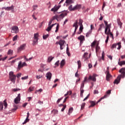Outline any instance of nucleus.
<instances>
[{"label":"nucleus","mask_w":125,"mask_h":125,"mask_svg":"<svg viewBox=\"0 0 125 125\" xmlns=\"http://www.w3.org/2000/svg\"><path fill=\"white\" fill-rule=\"evenodd\" d=\"M119 73H121V74L119 75L117 79L115 80L114 82V83H116V84H118L120 83V81H121V78H125V68H122L119 70Z\"/></svg>","instance_id":"f257e3e1"},{"label":"nucleus","mask_w":125,"mask_h":125,"mask_svg":"<svg viewBox=\"0 0 125 125\" xmlns=\"http://www.w3.org/2000/svg\"><path fill=\"white\" fill-rule=\"evenodd\" d=\"M82 8V5L81 4H77L75 5L73 8V5H70L68 7V9L70 10V11H75V10H77V9H81Z\"/></svg>","instance_id":"f03ea898"},{"label":"nucleus","mask_w":125,"mask_h":125,"mask_svg":"<svg viewBox=\"0 0 125 125\" xmlns=\"http://www.w3.org/2000/svg\"><path fill=\"white\" fill-rule=\"evenodd\" d=\"M9 79L12 82V83H15V82L16 81V76L14 75V73H13V72L11 71L9 72Z\"/></svg>","instance_id":"7ed1b4c3"},{"label":"nucleus","mask_w":125,"mask_h":125,"mask_svg":"<svg viewBox=\"0 0 125 125\" xmlns=\"http://www.w3.org/2000/svg\"><path fill=\"white\" fill-rule=\"evenodd\" d=\"M61 14L58 15H57V18L58 19H63L65 17V16H67V12L66 11H62L61 12Z\"/></svg>","instance_id":"20e7f679"},{"label":"nucleus","mask_w":125,"mask_h":125,"mask_svg":"<svg viewBox=\"0 0 125 125\" xmlns=\"http://www.w3.org/2000/svg\"><path fill=\"white\" fill-rule=\"evenodd\" d=\"M33 39H34L33 41V44L34 45L38 44V41H39L38 33L34 34Z\"/></svg>","instance_id":"39448f33"},{"label":"nucleus","mask_w":125,"mask_h":125,"mask_svg":"<svg viewBox=\"0 0 125 125\" xmlns=\"http://www.w3.org/2000/svg\"><path fill=\"white\" fill-rule=\"evenodd\" d=\"M121 43L120 42H119L117 43L113 44L111 46V49H114V48H117V46H118V47L117 48V49L118 50L121 49L122 47V45H121Z\"/></svg>","instance_id":"423d86ee"},{"label":"nucleus","mask_w":125,"mask_h":125,"mask_svg":"<svg viewBox=\"0 0 125 125\" xmlns=\"http://www.w3.org/2000/svg\"><path fill=\"white\" fill-rule=\"evenodd\" d=\"M12 33H14L15 34H18L19 32V28H18V26H14L12 27Z\"/></svg>","instance_id":"0eeeda50"},{"label":"nucleus","mask_w":125,"mask_h":125,"mask_svg":"<svg viewBox=\"0 0 125 125\" xmlns=\"http://www.w3.org/2000/svg\"><path fill=\"white\" fill-rule=\"evenodd\" d=\"M21 99V95L20 94L18 95V96L15 99L14 102L15 104H18L19 102H20V100Z\"/></svg>","instance_id":"6e6552de"},{"label":"nucleus","mask_w":125,"mask_h":125,"mask_svg":"<svg viewBox=\"0 0 125 125\" xmlns=\"http://www.w3.org/2000/svg\"><path fill=\"white\" fill-rule=\"evenodd\" d=\"M24 66H27V63H26L25 62L22 63V62L20 61L19 62L18 64V69L20 70L21 68L24 67Z\"/></svg>","instance_id":"1a4fd4ad"},{"label":"nucleus","mask_w":125,"mask_h":125,"mask_svg":"<svg viewBox=\"0 0 125 125\" xmlns=\"http://www.w3.org/2000/svg\"><path fill=\"white\" fill-rule=\"evenodd\" d=\"M65 42H66L64 40H61L59 41L58 43L60 45V49L61 50H62V49H63V48L62 47V46H63V45H64V44L65 43Z\"/></svg>","instance_id":"9d476101"},{"label":"nucleus","mask_w":125,"mask_h":125,"mask_svg":"<svg viewBox=\"0 0 125 125\" xmlns=\"http://www.w3.org/2000/svg\"><path fill=\"white\" fill-rule=\"evenodd\" d=\"M4 9L7 11L11 10L12 12H13L14 11V6L12 5L10 7H4Z\"/></svg>","instance_id":"9b49d317"},{"label":"nucleus","mask_w":125,"mask_h":125,"mask_svg":"<svg viewBox=\"0 0 125 125\" xmlns=\"http://www.w3.org/2000/svg\"><path fill=\"white\" fill-rule=\"evenodd\" d=\"M60 7H61V5H59L58 6H55L51 9V11H53L54 12V13H55L56 11H57Z\"/></svg>","instance_id":"f8f14e48"},{"label":"nucleus","mask_w":125,"mask_h":125,"mask_svg":"<svg viewBox=\"0 0 125 125\" xmlns=\"http://www.w3.org/2000/svg\"><path fill=\"white\" fill-rule=\"evenodd\" d=\"M26 47V44H23L21 45L20 47L18 48V52H20V51H22V50H24L25 49V47Z\"/></svg>","instance_id":"ddd939ff"},{"label":"nucleus","mask_w":125,"mask_h":125,"mask_svg":"<svg viewBox=\"0 0 125 125\" xmlns=\"http://www.w3.org/2000/svg\"><path fill=\"white\" fill-rule=\"evenodd\" d=\"M106 81H107V82H109V81H110V78H112V75H110L109 71H106Z\"/></svg>","instance_id":"4468645a"},{"label":"nucleus","mask_w":125,"mask_h":125,"mask_svg":"<svg viewBox=\"0 0 125 125\" xmlns=\"http://www.w3.org/2000/svg\"><path fill=\"white\" fill-rule=\"evenodd\" d=\"M78 20H76L75 22L73 24V27H75V30H74V34L77 31V30L79 27V25H78Z\"/></svg>","instance_id":"2eb2a0df"},{"label":"nucleus","mask_w":125,"mask_h":125,"mask_svg":"<svg viewBox=\"0 0 125 125\" xmlns=\"http://www.w3.org/2000/svg\"><path fill=\"white\" fill-rule=\"evenodd\" d=\"M89 81H93V82H96V78L95 77V75L92 76H89L88 79Z\"/></svg>","instance_id":"dca6fc26"},{"label":"nucleus","mask_w":125,"mask_h":125,"mask_svg":"<svg viewBox=\"0 0 125 125\" xmlns=\"http://www.w3.org/2000/svg\"><path fill=\"white\" fill-rule=\"evenodd\" d=\"M85 82H87V77L84 78L83 81L81 84V89H83V87H84V83H85Z\"/></svg>","instance_id":"f3484780"},{"label":"nucleus","mask_w":125,"mask_h":125,"mask_svg":"<svg viewBox=\"0 0 125 125\" xmlns=\"http://www.w3.org/2000/svg\"><path fill=\"white\" fill-rule=\"evenodd\" d=\"M46 77L47 79L48 80H49V81H50V80L51 79V77H52V74H51V73L49 72L46 73Z\"/></svg>","instance_id":"a211bd4d"},{"label":"nucleus","mask_w":125,"mask_h":125,"mask_svg":"<svg viewBox=\"0 0 125 125\" xmlns=\"http://www.w3.org/2000/svg\"><path fill=\"white\" fill-rule=\"evenodd\" d=\"M104 23L105 25V32L106 31H108V28H109V27H111V24H108V22L106 21H104Z\"/></svg>","instance_id":"6ab92c4d"},{"label":"nucleus","mask_w":125,"mask_h":125,"mask_svg":"<svg viewBox=\"0 0 125 125\" xmlns=\"http://www.w3.org/2000/svg\"><path fill=\"white\" fill-rule=\"evenodd\" d=\"M87 55H88V53L85 52L84 53V54L83 56V58H84V61L87 60L88 59V57H87Z\"/></svg>","instance_id":"aec40b11"},{"label":"nucleus","mask_w":125,"mask_h":125,"mask_svg":"<svg viewBox=\"0 0 125 125\" xmlns=\"http://www.w3.org/2000/svg\"><path fill=\"white\" fill-rule=\"evenodd\" d=\"M111 26H109L108 28H107V31L108 32H107V31H106V28H105V30H104V33L106 35H109V34H110V33H111Z\"/></svg>","instance_id":"412c9836"},{"label":"nucleus","mask_w":125,"mask_h":125,"mask_svg":"<svg viewBox=\"0 0 125 125\" xmlns=\"http://www.w3.org/2000/svg\"><path fill=\"white\" fill-rule=\"evenodd\" d=\"M54 25H56V23H55V24H52L51 25H49L47 29H46V31H47L48 32H49V31H51V29L52 28V27H53V26H54Z\"/></svg>","instance_id":"4be33fe9"},{"label":"nucleus","mask_w":125,"mask_h":125,"mask_svg":"<svg viewBox=\"0 0 125 125\" xmlns=\"http://www.w3.org/2000/svg\"><path fill=\"white\" fill-rule=\"evenodd\" d=\"M78 39L80 41V42H83L84 41V36L81 35L78 38Z\"/></svg>","instance_id":"5701e85b"},{"label":"nucleus","mask_w":125,"mask_h":125,"mask_svg":"<svg viewBox=\"0 0 125 125\" xmlns=\"http://www.w3.org/2000/svg\"><path fill=\"white\" fill-rule=\"evenodd\" d=\"M90 103L91 105L89 106V108H90L91 107H94L95 106V102L94 101H90Z\"/></svg>","instance_id":"b1692460"},{"label":"nucleus","mask_w":125,"mask_h":125,"mask_svg":"<svg viewBox=\"0 0 125 125\" xmlns=\"http://www.w3.org/2000/svg\"><path fill=\"white\" fill-rule=\"evenodd\" d=\"M73 111H74V109L73 108V107H70L68 109V115H69V116H70L71 115V114H72V113L73 112Z\"/></svg>","instance_id":"393cba45"},{"label":"nucleus","mask_w":125,"mask_h":125,"mask_svg":"<svg viewBox=\"0 0 125 125\" xmlns=\"http://www.w3.org/2000/svg\"><path fill=\"white\" fill-rule=\"evenodd\" d=\"M118 65L121 66H123V65H125V61L118 62Z\"/></svg>","instance_id":"a878e982"},{"label":"nucleus","mask_w":125,"mask_h":125,"mask_svg":"<svg viewBox=\"0 0 125 125\" xmlns=\"http://www.w3.org/2000/svg\"><path fill=\"white\" fill-rule=\"evenodd\" d=\"M3 110V103L0 102V111Z\"/></svg>","instance_id":"bb28decb"},{"label":"nucleus","mask_w":125,"mask_h":125,"mask_svg":"<svg viewBox=\"0 0 125 125\" xmlns=\"http://www.w3.org/2000/svg\"><path fill=\"white\" fill-rule=\"evenodd\" d=\"M117 23L119 25V26H120V28H122V25H123V23L121 21V20L120 19H118L117 20Z\"/></svg>","instance_id":"cd10ccee"},{"label":"nucleus","mask_w":125,"mask_h":125,"mask_svg":"<svg viewBox=\"0 0 125 125\" xmlns=\"http://www.w3.org/2000/svg\"><path fill=\"white\" fill-rule=\"evenodd\" d=\"M29 116V115H27L26 118L25 120L24 121V122L22 123V125H25V124H26V123H28V122H29V119H28Z\"/></svg>","instance_id":"c85d7f7f"},{"label":"nucleus","mask_w":125,"mask_h":125,"mask_svg":"<svg viewBox=\"0 0 125 125\" xmlns=\"http://www.w3.org/2000/svg\"><path fill=\"white\" fill-rule=\"evenodd\" d=\"M64 65H65V60H62L61 62V65H60L61 68H62L63 67V66H64Z\"/></svg>","instance_id":"c756f323"},{"label":"nucleus","mask_w":125,"mask_h":125,"mask_svg":"<svg viewBox=\"0 0 125 125\" xmlns=\"http://www.w3.org/2000/svg\"><path fill=\"white\" fill-rule=\"evenodd\" d=\"M17 109H18V106H17V105H14V108L12 109V112H15V111H16V110H17Z\"/></svg>","instance_id":"7c9ffc66"},{"label":"nucleus","mask_w":125,"mask_h":125,"mask_svg":"<svg viewBox=\"0 0 125 125\" xmlns=\"http://www.w3.org/2000/svg\"><path fill=\"white\" fill-rule=\"evenodd\" d=\"M81 90V93H80V96L81 97H83V92H84V90H83V89H80Z\"/></svg>","instance_id":"2f4dec72"},{"label":"nucleus","mask_w":125,"mask_h":125,"mask_svg":"<svg viewBox=\"0 0 125 125\" xmlns=\"http://www.w3.org/2000/svg\"><path fill=\"white\" fill-rule=\"evenodd\" d=\"M35 89V87L31 86L28 89V92H31V91H33Z\"/></svg>","instance_id":"473e14b6"},{"label":"nucleus","mask_w":125,"mask_h":125,"mask_svg":"<svg viewBox=\"0 0 125 125\" xmlns=\"http://www.w3.org/2000/svg\"><path fill=\"white\" fill-rule=\"evenodd\" d=\"M92 32V31L89 30V31L86 34V38H88V37H89V35H91Z\"/></svg>","instance_id":"72a5a7b5"},{"label":"nucleus","mask_w":125,"mask_h":125,"mask_svg":"<svg viewBox=\"0 0 125 125\" xmlns=\"http://www.w3.org/2000/svg\"><path fill=\"white\" fill-rule=\"evenodd\" d=\"M12 53H13V50L11 49H9L7 52L8 55H12Z\"/></svg>","instance_id":"f704fd0d"},{"label":"nucleus","mask_w":125,"mask_h":125,"mask_svg":"<svg viewBox=\"0 0 125 125\" xmlns=\"http://www.w3.org/2000/svg\"><path fill=\"white\" fill-rule=\"evenodd\" d=\"M52 113L54 115H56V114H58V111L56 109H54L52 111Z\"/></svg>","instance_id":"c9c22d12"},{"label":"nucleus","mask_w":125,"mask_h":125,"mask_svg":"<svg viewBox=\"0 0 125 125\" xmlns=\"http://www.w3.org/2000/svg\"><path fill=\"white\" fill-rule=\"evenodd\" d=\"M96 45V41H94L91 44V47H94Z\"/></svg>","instance_id":"e433bc0d"},{"label":"nucleus","mask_w":125,"mask_h":125,"mask_svg":"<svg viewBox=\"0 0 125 125\" xmlns=\"http://www.w3.org/2000/svg\"><path fill=\"white\" fill-rule=\"evenodd\" d=\"M55 19H56V20H57V21H58V19H57V17L56 15L53 16V17L50 19V20L52 21H54V20H55Z\"/></svg>","instance_id":"4c0bfd02"},{"label":"nucleus","mask_w":125,"mask_h":125,"mask_svg":"<svg viewBox=\"0 0 125 125\" xmlns=\"http://www.w3.org/2000/svg\"><path fill=\"white\" fill-rule=\"evenodd\" d=\"M106 97H107V95H105L104 97H102L100 99H99L97 104V103H99V102H100V101H101V100H102V99H104V98H106Z\"/></svg>","instance_id":"58836bf2"},{"label":"nucleus","mask_w":125,"mask_h":125,"mask_svg":"<svg viewBox=\"0 0 125 125\" xmlns=\"http://www.w3.org/2000/svg\"><path fill=\"white\" fill-rule=\"evenodd\" d=\"M78 65V69H80L81 67H82V62H81V61H78L77 62Z\"/></svg>","instance_id":"ea45409f"},{"label":"nucleus","mask_w":125,"mask_h":125,"mask_svg":"<svg viewBox=\"0 0 125 125\" xmlns=\"http://www.w3.org/2000/svg\"><path fill=\"white\" fill-rule=\"evenodd\" d=\"M78 24L80 26H83V20L79 19Z\"/></svg>","instance_id":"a19ab883"},{"label":"nucleus","mask_w":125,"mask_h":125,"mask_svg":"<svg viewBox=\"0 0 125 125\" xmlns=\"http://www.w3.org/2000/svg\"><path fill=\"white\" fill-rule=\"evenodd\" d=\"M54 58L52 57V56H50L48 58V62H51Z\"/></svg>","instance_id":"79ce46f5"},{"label":"nucleus","mask_w":125,"mask_h":125,"mask_svg":"<svg viewBox=\"0 0 125 125\" xmlns=\"http://www.w3.org/2000/svg\"><path fill=\"white\" fill-rule=\"evenodd\" d=\"M73 1L72 0H66L65 1V3H67L69 4V3H72Z\"/></svg>","instance_id":"37998d69"},{"label":"nucleus","mask_w":125,"mask_h":125,"mask_svg":"<svg viewBox=\"0 0 125 125\" xmlns=\"http://www.w3.org/2000/svg\"><path fill=\"white\" fill-rule=\"evenodd\" d=\"M99 50H100V46H96V53L98 52Z\"/></svg>","instance_id":"c03bdc74"},{"label":"nucleus","mask_w":125,"mask_h":125,"mask_svg":"<svg viewBox=\"0 0 125 125\" xmlns=\"http://www.w3.org/2000/svg\"><path fill=\"white\" fill-rule=\"evenodd\" d=\"M18 38V35H16L15 36H14L13 38V42H15V41H17V38Z\"/></svg>","instance_id":"a18cd8bd"},{"label":"nucleus","mask_w":125,"mask_h":125,"mask_svg":"<svg viewBox=\"0 0 125 125\" xmlns=\"http://www.w3.org/2000/svg\"><path fill=\"white\" fill-rule=\"evenodd\" d=\"M85 106V103L82 104L81 105V110H83L84 106Z\"/></svg>","instance_id":"49530a36"},{"label":"nucleus","mask_w":125,"mask_h":125,"mask_svg":"<svg viewBox=\"0 0 125 125\" xmlns=\"http://www.w3.org/2000/svg\"><path fill=\"white\" fill-rule=\"evenodd\" d=\"M104 26V24L102 23L100 25V28H99L98 31H101L102 27Z\"/></svg>","instance_id":"de8ad7c7"},{"label":"nucleus","mask_w":125,"mask_h":125,"mask_svg":"<svg viewBox=\"0 0 125 125\" xmlns=\"http://www.w3.org/2000/svg\"><path fill=\"white\" fill-rule=\"evenodd\" d=\"M62 106H63V107L62 108V112H63L65 109L66 108V105H63V104H61Z\"/></svg>","instance_id":"09e8293b"},{"label":"nucleus","mask_w":125,"mask_h":125,"mask_svg":"<svg viewBox=\"0 0 125 125\" xmlns=\"http://www.w3.org/2000/svg\"><path fill=\"white\" fill-rule=\"evenodd\" d=\"M105 56V53H104V51H103L102 53V60H104V57Z\"/></svg>","instance_id":"8fccbe9b"},{"label":"nucleus","mask_w":125,"mask_h":125,"mask_svg":"<svg viewBox=\"0 0 125 125\" xmlns=\"http://www.w3.org/2000/svg\"><path fill=\"white\" fill-rule=\"evenodd\" d=\"M59 29V24H58L56 27L55 32L57 33V32H58Z\"/></svg>","instance_id":"3c124183"},{"label":"nucleus","mask_w":125,"mask_h":125,"mask_svg":"<svg viewBox=\"0 0 125 125\" xmlns=\"http://www.w3.org/2000/svg\"><path fill=\"white\" fill-rule=\"evenodd\" d=\"M48 37H49L48 34L43 35V40H46V39H47V38H48Z\"/></svg>","instance_id":"603ef678"},{"label":"nucleus","mask_w":125,"mask_h":125,"mask_svg":"<svg viewBox=\"0 0 125 125\" xmlns=\"http://www.w3.org/2000/svg\"><path fill=\"white\" fill-rule=\"evenodd\" d=\"M3 103H4V106L5 107V108H6V107H7V103H6V100H5L3 101Z\"/></svg>","instance_id":"864d4df0"},{"label":"nucleus","mask_w":125,"mask_h":125,"mask_svg":"<svg viewBox=\"0 0 125 125\" xmlns=\"http://www.w3.org/2000/svg\"><path fill=\"white\" fill-rule=\"evenodd\" d=\"M69 93H70L69 95H71L72 94V91H68L67 93L64 95V96H67V95H68Z\"/></svg>","instance_id":"5fc2aeb1"},{"label":"nucleus","mask_w":125,"mask_h":125,"mask_svg":"<svg viewBox=\"0 0 125 125\" xmlns=\"http://www.w3.org/2000/svg\"><path fill=\"white\" fill-rule=\"evenodd\" d=\"M80 27L79 29V31L80 32H83V25H80Z\"/></svg>","instance_id":"6e6d98bb"},{"label":"nucleus","mask_w":125,"mask_h":125,"mask_svg":"<svg viewBox=\"0 0 125 125\" xmlns=\"http://www.w3.org/2000/svg\"><path fill=\"white\" fill-rule=\"evenodd\" d=\"M62 99H63V97L58 99V100L57 101V104H59V103L60 102V101H61V100H62Z\"/></svg>","instance_id":"4d7b16f0"},{"label":"nucleus","mask_w":125,"mask_h":125,"mask_svg":"<svg viewBox=\"0 0 125 125\" xmlns=\"http://www.w3.org/2000/svg\"><path fill=\"white\" fill-rule=\"evenodd\" d=\"M19 90H21L20 88H14L13 89V91H14L15 92L16 91H19Z\"/></svg>","instance_id":"13d9d810"},{"label":"nucleus","mask_w":125,"mask_h":125,"mask_svg":"<svg viewBox=\"0 0 125 125\" xmlns=\"http://www.w3.org/2000/svg\"><path fill=\"white\" fill-rule=\"evenodd\" d=\"M21 75H22V73H18L17 75V77L18 78V79H19Z\"/></svg>","instance_id":"bf43d9fd"},{"label":"nucleus","mask_w":125,"mask_h":125,"mask_svg":"<svg viewBox=\"0 0 125 125\" xmlns=\"http://www.w3.org/2000/svg\"><path fill=\"white\" fill-rule=\"evenodd\" d=\"M107 94H108V95L111 94V90H108L107 91L106 94H105V95L107 96Z\"/></svg>","instance_id":"052dcab7"},{"label":"nucleus","mask_w":125,"mask_h":125,"mask_svg":"<svg viewBox=\"0 0 125 125\" xmlns=\"http://www.w3.org/2000/svg\"><path fill=\"white\" fill-rule=\"evenodd\" d=\"M78 72H79V70H77V72L75 73V77H76L77 78L79 77V76H80L78 74Z\"/></svg>","instance_id":"680f3d73"},{"label":"nucleus","mask_w":125,"mask_h":125,"mask_svg":"<svg viewBox=\"0 0 125 125\" xmlns=\"http://www.w3.org/2000/svg\"><path fill=\"white\" fill-rule=\"evenodd\" d=\"M6 58H7V57H5L4 58H1V61H4V60H6Z\"/></svg>","instance_id":"e2e57ef3"},{"label":"nucleus","mask_w":125,"mask_h":125,"mask_svg":"<svg viewBox=\"0 0 125 125\" xmlns=\"http://www.w3.org/2000/svg\"><path fill=\"white\" fill-rule=\"evenodd\" d=\"M42 89H40L39 90H37L36 91L35 93H37V92H42Z\"/></svg>","instance_id":"0e129e2a"},{"label":"nucleus","mask_w":125,"mask_h":125,"mask_svg":"<svg viewBox=\"0 0 125 125\" xmlns=\"http://www.w3.org/2000/svg\"><path fill=\"white\" fill-rule=\"evenodd\" d=\"M27 79H28V76H25V77H22V78H21V80H27Z\"/></svg>","instance_id":"69168bd1"},{"label":"nucleus","mask_w":125,"mask_h":125,"mask_svg":"<svg viewBox=\"0 0 125 125\" xmlns=\"http://www.w3.org/2000/svg\"><path fill=\"white\" fill-rule=\"evenodd\" d=\"M55 65L56 66H59V61H58L55 63Z\"/></svg>","instance_id":"338daca9"},{"label":"nucleus","mask_w":125,"mask_h":125,"mask_svg":"<svg viewBox=\"0 0 125 125\" xmlns=\"http://www.w3.org/2000/svg\"><path fill=\"white\" fill-rule=\"evenodd\" d=\"M94 94H98V90H94Z\"/></svg>","instance_id":"774afa93"}]
</instances>
